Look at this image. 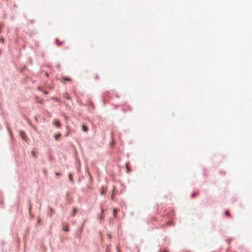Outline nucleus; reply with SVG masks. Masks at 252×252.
Here are the masks:
<instances>
[{
	"mask_svg": "<svg viewBox=\"0 0 252 252\" xmlns=\"http://www.w3.org/2000/svg\"><path fill=\"white\" fill-rule=\"evenodd\" d=\"M60 81L65 83L66 81H71V79L67 77H63L60 78Z\"/></svg>",
	"mask_w": 252,
	"mask_h": 252,
	"instance_id": "nucleus-1",
	"label": "nucleus"
},
{
	"mask_svg": "<svg viewBox=\"0 0 252 252\" xmlns=\"http://www.w3.org/2000/svg\"><path fill=\"white\" fill-rule=\"evenodd\" d=\"M20 135L21 137V138L25 141H26L27 140V136H26V133H25V132L23 131H21L20 132Z\"/></svg>",
	"mask_w": 252,
	"mask_h": 252,
	"instance_id": "nucleus-2",
	"label": "nucleus"
},
{
	"mask_svg": "<svg viewBox=\"0 0 252 252\" xmlns=\"http://www.w3.org/2000/svg\"><path fill=\"white\" fill-rule=\"evenodd\" d=\"M54 124L58 127H59L60 126V122L58 120H55Z\"/></svg>",
	"mask_w": 252,
	"mask_h": 252,
	"instance_id": "nucleus-3",
	"label": "nucleus"
},
{
	"mask_svg": "<svg viewBox=\"0 0 252 252\" xmlns=\"http://www.w3.org/2000/svg\"><path fill=\"white\" fill-rule=\"evenodd\" d=\"M63 96L66 99H69L70 98L69 94L67 93H64Z\"/></svg>",
	"mask_w": 252,
	"mask_h": 252,
	"instance_id": "nucleus-4",
	"label": "nucleus"
},
{
	"mask_svg": "<svg viewBox=\"0 0 252 252\" xmlns=\"http://www.w3.org/2000/svg\"><path fill=\"white\" fill-rule=\"evenodd\" d=\"M82 130L85 132H87L88 130V127L85 125H83L82 126Z\"/></svg>",
	"mask_w": 252,
	"mask_h": 252,
	"instance_id": "nucleus-5",
	"label": "nucleus"
},
{
	"mask_svg": "<svg viewBox=\"0 0 252 252\" xmlns=\"http://www.w3.org/2000/svg\"><path fill=\"white\" fill-rule=\"evenodd\" d=\"M61 136V134L60 133H58V134H57L55 135V138L56 140H58V139L60 138V137Z\"/></svg>",
	"mask_w": 252,
	"mask_h": 252,
	"instance_id": "nucleus-6",
	"label": "nucleus"
},
{
	"mask_svg": "<svg viewBox=\"0 0 252 252\" xmlns=\"http://www.w3.org/2000/svg\"><path fill=\"white\" fill-rule=\"evenodd\" d=\"M117 214V210L116 209H114L113 210V215L115 217H116Z\"/></svg>",
	"mask_w": 252,
	"mask_h": 252,
	"instance_id": "nucleus-7",
	"label": "nucleus"
},
{
	"mask_svg": "<svg viewBox=\"0 0 252 252\" xmlns=\"http://www.w3.org/2000/svg\"><path fill=\"white\" fill-rule=\"evenodd\" d=\"M63 230L64 231L67 232L69 231V228L67 226H65L63 227Z\"/></svg>",
	"mask_w": 252,
	"mask_h": 252,
	"instance_id": "nucleus-8",
	"label": "nucleus"
},
{
	"mask_svg": "<svg viewBox=\"0 0 252 252\" xmlns=\"http://www.w3.org/2000/svg\"><path fill=\"white\" fill-rule=\"evenodd\" d=\"M198 195V193H196V192H193L192 194V197H196V196H197Z\"/></svg>",
	"mask_w": 252,
	"mask_h": 252,
	"instance_id": "nucleus-9",
	"label": "nucleus"
},
{
	"mask_svg": "<svg viewBox=\"0 0 252 252\" xmlns=\"http://www.w3.org/2000/svg\"><path fill=\"white\" fill-rule=\"evenodd\" d=\"M225 215H227V216H230V215H229V211H226L225 212Z\"/></svg>",
	"mask_w": 252,
	"mask_h": 252,
	"instance_id": "nucleus-10",
	"label": "nucleus"
},
{
	"mask_svg": "<svg viewBox=\"0 0 252 252\" xmlns=\"http://www.w3.org/2000/svg\"><path fill=\"white\" fill-rule=\"evenodd\" d=\"M56 43L58 45H61L62 43L60 42L58 40H56Z\"/></svg>",
	"mask_w": 252,
	"mask_h": 252,
	"instance_id": "nucleus-11",
	"label": "nucleus"
},
{
	"mask_svg": "<svg viewBox=\"0 0 252 252\" xmlns=\"http://www.w3.org/2000/svg\"><path fill=\"white\" fill-rule=\"evenodd\" d=\"M4 39L3 38H0V41L1 42H3Z\"/></svg>",
	"mask_w": 252,
	"mask_h": 252,
	"instance_id": "nucleus-12",
	"label": "nucleus"
},
{
	"mask_svg": "<svg viewBox=\"0 0 252 252\" xmlns=\"http://www.w3.org/2000/svg\"><path fill=\"white\" fill-rule=\"evenodd\" d=\"M107 237L109 238V239H111V236L110 235V234H107Z\"/></svg>",
	"mask_w": 252,
	"mask_h": 252,
	"instance_id": "nucleus-13",
	"label": "nucleus"
},
{
	"mask_svg": "<svg viewBox=\"0 0 252 252\" xmlns=\"http://www.w3.org/2000/svg\"><path fill=\"white\" fill-rule=\"evenodd\" d=\"M69 178L70 180H71V174H69Z\"/></svg>",
	"mask_w": 252,
	"mask_h": 252,
	"instance_id": "nucleus-14",
	"label": "nucleus"
},
{
	"mask_svg": "<svg viewBox=\"0 0 252 252\" xmlns=\"http://www.w3.org/2000/svg\"><path fill=\"white\" fill-rule=\"evenodd\" d=\"M102 219H103V217H102V216L101 215V216H100V220H102Z\"/></svg>",
	"mask_w": 252,
	"mask_h": 252,
	"instance_id": "nucleus-15",
	"label": "nucleus"
},
{
	"mask_svg": "<svg viewBox=\"0 0 252 252\" xmlns=\"http://www.w3.org/2000/svg\"><path fill=\"white\" fill-rule=\"evenodd\" d=\"M56 174L57 175H60V173H57Z\"/></svg>",
	"mask_w": 252,
	"mask_h": 252,
	"instance_id": "nucleus-16",
	"label": "nucleus"
},
{
	"mask_svg": "<svg viewBox=\"0 0 252 252\" xmlns=\"http://www.w3.org/2000/svg\"><path fill=\"white\" fill-rule=\"evenodd\" d=\"M45 74H46V75L47 76H48V75H49V74H48V73H47V72H46V73H45Z\"/></svg>",
	"mask_w": 252,
	"mask_h": 252,
	"instance_id": "nucleus-17",
	"label": "nucleus"
},
{
	"mask_svg": "<svg viewBox=\"0 0 252 252\" xmlns=\"http://www.w3.org/2000/svg\"><path fill=\"white\" fill-rule=\"evenodd\" d=\"M75 211H76V209H74L73 211V215L74 214Z\"/></svg>",
	"mask_w": 252,
	"mask_h": 252,
	"instance_id": "nucleus-18",
	"label": "nucleus"
},
{
	"mask_svg": "<svg viewBox=\"0 0 252 252\" xmlns=\"http://www.w3.org/2000/svg\"><path fill=\"white\" fill-rule=\"evenodd\" d=\"M32 154L33 156H34V152H32Z\"/></svg>",
	"mask_w": 252,
	"mask_h": 252,
	"instance_id": "nucleus-19",
	"label": "nucleus"
}]
</instances>
